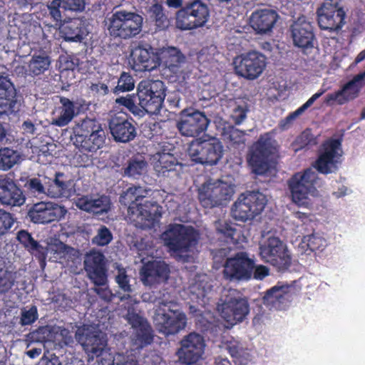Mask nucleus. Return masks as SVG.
<instances>
[{
	"label": "nucleus",
	"instance_id": "nucleus-36",
	"mask_svg": "<svg viewBox=\"0 0 365 365\" xmlns=\"http://www.w3.org/2000/svg\"><path fill=\"white\" fill-rule=\"evenodd\" d=\"M59 26L66 41L81 42L87 34L84 21L79 18L66 19Z\"/></svg>",
	"mask_w": 365,
	"mask_h": 365
},
{
	"label": "nucleus",
	"instance_id": "nucleus-46",
	"mask_svg": "<svg viewBox=\"0 0 365 365\" xmlns=\"http://www.w3.org/2000/svg\"><path fill=\"white\" fill-rule=\"evenodd\" d=\"M115 103L117 106L125 107L134 115H143V109L138 104V96L137 93L117 98L115 100Z\"/></svg>",
	"mask_w": 365,
	"mask_h": 365
},
{
	"label": "nucleus",
	"instance_id": "nucleus-31",
	"mask_svg": "<svg viewBox=\"0 0 365 365\" xmlns=\"http://www.w3.org/2000/svg\"><path fill=\"white\" fill-rule=\"evenodd\" d=\"M18 111L16 88L8 76L0 75V113Z\"/></svg>",
	"mask_w": 365,
	"mask_h": 365
},
{
	"label": "nucleus",
	"instance_id": "nucleus-44",
	"mask_svg": "<svg viewBox=\"0 0 365 365\" xmlns=\"http://www.w3.org/2000/svg\"><path fill=\"white\" fill-rule=\"evenodd\" d=\"M16 272L11 270L4 263L0 264V294H6L14 287Z\"/></svg>",
	"mask_w": 365,
	"mask_h": 365
},
{
	"label": "nucleus",
	"instance_id": "nucleus-42",
	"mask_svg": "<svg viewBox=\"0 0 365 365\" xmlns=\"http://www.w3.org/2000/svg\"><path fill=\"white\" fill-rule=\"evenodd\" d=\"M150 19L155 23L156 30L165 31L170 24V19L165 14L164 8L162 4L155 3L152 4L148 10Z\"/></svg>",
	"mask_w": 365,
	"mask_h": 365
},
{
	"label": "nucleus",
	"instance_id": "nucleus-12",
	"mask_svg": "<svg viewBox=\"0 0 365 365\" xmlns=\"http://www.w3.org/2000/svg\"><path fill=\"white\" fill-rule=\"evenodd\" d=\"M259 255L264 262L279 272L287 271L292 264V257L287 245L277 237H269L259 245Z\"/></svg>",
	"mask_w": 365,
	"mask_h": 365
},
{
	"label": "nucleus",
	"instance_id": "nucleus-43",
	"mask_svg": "<svg viewBox=\"0 0 365 365\" xmlns=\"http://www.w3.org/2000/svg\"><path fill=\"white\" fill-rule=\"evenodd\" d=\"M227 350L237 365H248L251 361V355L247 349H244L242 346L239 341H227Z\"/></svg>",
	"mask_w": 365,
	"mask_h": 365
},
{
	"label": "nucleus",
	"instance_id": "nucleus-63",
	"mask_svg": "<svg viewBox=\"0 0 365 365\" xmlns=\"http://www.w3.org/2000/svg\"><path fill=\"white\" fill-rule=\"evenodd\" d=\"M247 111L248 109L245 105L235 107L231 115L234 123L237 125L242 123L247 117Z\"/></svg>",
	"mask_w": 365,
	"mask_h": 365
},
{
	"label": "nucleus",
	"instance_id": "nucleus-55",
	"mask_svg": "<svg viewBox=\"0 0 365 365\" xmlns=\"http://www.w3.org/2000/svg\"><path fill=\"white\" fill-rule=\"evenodd\" d=\"M38 318V309L36 306L31 305L29 309L24 307L21 310L19 324L22 326L31 325Z\"/></svg>",
	"mask_w": 365,
	"mask_h": 365
},
{
	"label": "nucleus",
	"instance_id": "nucleus-58",
	"mask_svg": "<svg viewBox=\"0 0 365 365\" xmlns=\"http://www.w3.org/2000/svg\"><path fill=\"white\" fill-rule=\"evenodd\" d=\"M25 187L28 191L35 196L47 194L46 188L41 180L37 178H33L27 180Z\"/></svg>",
	"mask_w": 365,
	"mask_h": 365
},
{
	"label": "nucleus",
	"instance_id": "nucleus-24",
	"mask_svg": "<svg viewBox=\"0 0 365 365\" xmlns=\"http://www.w3.org/2000/svg\"><path fill=\"white\" fill-rule=\"evenodd\" d=\"M84 269L95 286L107 284L108 276L105 256L100 252H91L85 257Z\"/></svg>",
	"mask_w": 365,
	"mask_h": 365
},
{
	"label": "nucleus",
	"instance_id": "nucleus-41",
	"mask_svg": "<svg viewBox=\"0 0 365 365\" xmlns=\"http://www.w3.org/2000/svg\"><path fill=\"white\" fill-rule=\"evenodd\" d=\"M51 65V58L45 53H35L28 63V71L31 76L44 73Z\"/></svg>",
	"mask_w": 365,
	"mask_h": 365
},
{
	"label": "nucleus",
	"instance_id": "nucleus-56",
	"mask_svg": "<svg viewBox=\"0 0 365 365\" xmlns=\"http://www.w3.org/2000/svg\"><path fill=\"white\" fill-rule=\"evenodd\" d=\"M27 251L38 260L41 267H43L46 265V260L48 255L47 247L41 245L39 242L35 240V242L31 245V247Z\"/></svg>",
	"mask_w": 365,
	"mask_h": 365
},
{
	"label": "nucleus",
	"instance_id": "nucleus-40",
	"mask_svg": "<svg viewBox=\"0 0 365 365\" xmlns=\"http://www.w3.org/2000/svg\"><path fill=\"white\" fill-rule=\"evenodd\" d=\"M160 63L175 76L180 73L181 64L185 62V57L182 52L175 47H169L161 53Z\"/></svg>",
	"mask_w": 365,
	"mask_h": 365
},
{
	"label": "nucleus",
	"instance_id": "nucleus-5",
	"mask_svg": "<svg viewBox=\"0 0 365 365\" xmlns=\"http://www.w3.org/2000/svg\"><path fill=\"white\" fill-rule=\"evenodd\" d=\"M76 338L88 354V361L95 359L98 365H115L113 356L106 349L107 339L101 332L81 327L76 332Z\"/></svg>",
	"mask_w": 365,
	"mask_h": 365
},
{
	"label": "nucleus",
	"instance_id": "nucleus-51",
	"mask_svg": "<svg viewBox=\"0 0 365 365\" xmlns=\"http://www.w3.org/2000/svg\"><path fill=\"white\" fill-rule=\"evenodd\" d=\"M302 245L311 252L322 251L327 246V240L317 234H312L303 237Z\"/></svg>",
	"mask_w": 365,
	"mask_h": 365
},
{
	"label": "nucleus",
	"instance_id": "nucleus-37",
	"mask_svg": "<svg viewBox=\"0 0 365 365\" xmlns=\"http://www.w3.org/2000/svg\"><path fill=\"white\" fill-rule=\"evenodd\" d=\"M73 182L61 172H56L53 182L47 189V195L53 198L68 197L73 190Z\"/></svg>",
	"mask_w": 365,
	"mask_h": 365
},
{
	"label": "nucleus",
	"instance_id": "nucleus-7",
	"mask_svg": "<svg viewBox=\"0 0 365 365\" xmlns=\"http://www.w3.org/2000/svg\"><path fill=\"white\" fill-rule=\"evenodd\" d=\"M210 16L208 5L202 0L185 2L175 13V26L181 31H190L204 26Z\"/></svg>",
	"mask_w": 365,
	"mask_h": 365
},
{
	"label": "nucleus",
	"instance_id": "nucleus-28",
	"mask_svg": "<svg viewBox=\"0 0 365 365\" xmlns=\"http://www.w3.org/2000/svg\"><path fill=\"white\" fill-rule=\"evenodd\" d=\"M152 163L158 176L178 178L182 170V165L171 153L158 152L153 155Z\"/></svg>",
	"mask_w": 365,
	"mask_h": 365
},
{
	"label": "nucleus",
	"instance_id": "nucleus-32",
	"mask_svg": "<svg viewBox=\"0 0 365 365\" xmlns=\"http://www.w3.org/2000/svg\"><path fill=\"white\" fill-rule=\"evenodd\" d=\"M109 129L115 141L127 143L135 138L136 129L126 117L115 115L109 120Z\"/></svg>",
	"mask_w": 365,
	"mask_h": 365
},
{
	"label": "nucleus",
	"instance_id": "nucleus-27",
	"mask_svg": "<svg viewBox=\"0 0 365 365\" xmlns=\"http://www.w3.org/2000/svg\"><path fill=\"white\" fill-rule=\"evenodd\" d=\"M365 71L356 76L345 83L341 89L328 94L324 100L326 104L336 101L339 105H344L358 97L359 92L364 85Z\"/></svg>",
	"mask_w": 365,
	"mask_h": 365
},
{
	"label": "nucleus",
	"instance_id": "nucleus-59",
	"mask_svg": "<svg viewBox=\"0 0 365 365\" xmlns=\"http://www.w3.org/2000/svg\"><path fill=\"white\" fill-rule=\"evenodd\" d=\"M14 219L12 215L0 209V236L6 234L13 226Z\"/></svg>",
	"mask_w": 365,
	"mask_h": 365
},
{
	"label": "nucleus",
	"instance_id": "nucleus-64",
	"mask_svg": "<svg viewBox=\"0 0 365 365\" xmlns=\"http://www.w3.org/2000/svg\"><path fill=\"white\" fill-rule=\"evenodd\" d=\"M64 4V9L73 11H82L85 9L86 3L84 0H62Z\"/></svg>",
	"mask_w": 365,
	"mask_h": 365
},
{
	"label": "nucleus",
	"instance_id": "nucleus-45",
	"mask_svg": "<svg viewBox=\"0 0 365 365\" xmlns=\"http://www.w3.org/2000/svg\"><path fill=\"white\" fill-rule=\"evenodd\" d=\"M148 163L143 158L133 157L124 168V175L136 178L145 172Z\"/></svg>",
	"mask_w": 365,
	"mask_h": 365
},
{
	"label": "nucleus",
	"instance_id": "nucleus-2",
	"mask_svg": "<svg viewBox=\"0 0 365 365\" xmlns=\"http://www.w3.org/2000/svg\"><path fill=\"white\" fill-rule=\"evenodd\" d=\"M143 18L134 11L113 9L104 20L109 36L113 39L128 40L142 31Z\"/></svg>",
	"mask_w": 365,
	"mask_h": 365
},
{
	"label": "nucleus",
	"instance_id": "nucleus-18",
	"mask_svg": "<svg viewBox=\"0 0 365 365\" xmlns=\"http://www.w3.org/2000/svg\"><path fill=\"white\" fill-rule=\"evenodd\" d=\"M181 117L177 123L180 133L187 137H197L205 132L210 120L204 112L192 108L183 109Z\"/></svg>",
	"mask_w": 365,
	"mask_h": 365
},
{
	"label": "nucleus",
	"instance_id": "nucleus-14",
	"mask_svg": "<svg viewBox=\"0 0 365 365\" xmlns=\"http://www.w3.org/2000/svg\"><path fill=\"white\" fill-rule=\"evenodd\" d=\"M153 323L156 330L165 336L175 335L187 325V317L180 309L159 307L155 313Z\"/></svg>",
	"mask_w": 365,
	"mask_h": 365
},
{
	"label": "nucleus",
	"instance_id": "nucleus-17",
	"mask_svg": "<svg viewBox=\"0 0 365 365\" xmlns=\"http://www.w3.org/2000/svg\"><path fill=\"white\" fill-rule=\"evenodd\" d=\"M317 174L311 168L303 173H295L288 182L292 201L299 206L307 207L309 204L308 195L314 187Z\"/></svg>",
	"mask_w": 365,
	"mask_h": 365
},
{
	"label": "nucleus",
	"instance_id": "nucleus-11",
	"mask_svg": "<svg viewBox=\"0 0 365 365\" xmlns=\"http://www.w3.org/2000/svg\"><path fill=\"white\" fill-rule=\"evenodd\" d=\"M233 194V187L222 180H207L197 190L198 200L205 208L226 205Z\"/></svg>",
	"mask_w": 365,
	"mask_h": 365
},
{
	"label": "nucleus",
	"instance_id": "nucleus-26",
	"mask_svg": "<svg viewBox=\"0 0 365 365\" xmlns=\"http://www.w3.org/2000/svg\"><path fill=\"white\" fill-rule=\"evenodd\" d=\"M133 69L136 71H151L160 65V56L148 43H140L132 51Z\"/></svg>",
	"mask_w": 365,
	"mask_h": 365
},
{
	"label": "nucleus",
	"instance_id": "nucleus-52",
	"mask_svg": "<svg viewBox=\"0 0 365 365\" xmlns=\"http://www.w3.org/2000/svg\"><path fill=\"white\" fill-rule=\"evenodd\" d=\"M19 155L16 151L9 148L0 149V170L11 169L18 161Z\"/></svg>",
	"mask_w": 365,
	"mask_h": 365
},
{
	"label": "nucleus",
	"instance_id": "nucleus-54",
	"mask_svg": "<svg viewBox=\"0 0 365 365\" xmlns=\"http://www.w3.org/2000/svg\"><path fill=\"white\" fill-rule=\"evenodd\" d=\"M135 88V81L133 76L127 72H122L118 85L113 88V93L118 94L120 92H128Z\"/></svg>",
	"mask_w": 365,
	"mask_h": 365
},
{
	"label": "nucleus",
	"instance_id": "nucleus-8",
	"mask_svg": "<svg viewBox=\"0 0 365 365\" xmlns=\"http://www.w3.org/2000/svg\"><path fill=\"white\" fill-rule=\"evenodd\" d=\"M165 91L164 83L160 80H143L138 83V104L143 109V114L144 112L150 115L160 113L166 96Z\"/></svg>",
	"mask_w": 365,
	"mask_h": 365
},
{
	"label": "nucleus",
	"instance_id": "nucleus-47",
	"mask_svg": "<svg viewBox=\"0 0 365 365\" xmlns=\"http://www.w3.org/2000/svg\"><path fill=\"white\" fill-rule=\"evenodd\" d=\"M325 93L324 89H320L314 93L308 101L304 103L302 106L298 108L294 112L290 113L284 120L281 122V126L285 127L287 125L290 124L297 117L302 115L308 108H309L314 101L322 96Z\"/></svg>",
	"mask_w": 365,
	"mask_h": 365
},
{
	"label": "nucleus",
	"instance_id": "nucleus-20",
	"mask_svg": "<svg viewBox=\"0 0 365 365\" xmlns=\"http://www.w3.org/2000/svg\"><path fill=\"white\" fill-rule=\"evenodd\" d=\"M254 269V260L245 252H240L234 257L227 258L224 264V278L230 281L248 280L251 279Z\"/></svg>",
	"mask_w": 365,
	"mask_h": 365
},
{
	"label": "nucleus",
	"instance_id": "nucleus-13",
	"mask_svg": "<svg viewBox=\"0 0 365 365\" xmlns=\"http://www.w3.org/2000/svg\"><path fill=\"white\" fill-rule=\"evenodd\" d=\"M223 152L222 143L214 137L192 141L188 148L191 160L202 165H216L222 158Z\"/></svg>",
	"mask_w": 365,
	"mask_h": 365
},
{
	"label": "nucleus",
	"instance_id": "nucleus-62",
	"mask_svg": "<svg viewBox=\"0 0 365 365\" xmlns=\"http://www.w3.org/2000/svg\"><path fill=\"white\" fill-rule=\"evenodd\" d=\"M16 239L26 250H29L31 245H32L36 240L32 237L31 234L25 230H21L17 232Z\"/></svg>",
	"mask_w": 365,
	"mask_h": 365
},
{
	"label": "nucleus",
	"instance_id": "nucleus-35",
	"mask_svg": "<svg viewBox=\"0 0 365 365\" xmlns=\"http://www.w3.org/2000/svg\"><path fill=\"white\" fill-rule=\"evenodd\" d=\"M215 234L219 241L237 245L244 242L245 237L237 225L218 220L215 223Z\"/></svg>",
	"mask_w": 365,
	"mask_h": 365
},
{
	"label": "nucleus",
	"instance_id": "nucleus-22",
	"mask_svg": "<svg viewBox=\"0 0 365 365\" xmlns=\"http://www.w3.org/2000/svg\"><path fill=\"white\" fill-rule=\"evenodd\" d=\"M125 318L133 329V341L137 347L143 348L153 341V329L146 318L133 309L128 310Z\"/></svg>",
	"mask_w": 365,
	"mask_h": 365
},
{
	"label": "nucleus",
	"instance_id": "nucleus-15",
	"mask_svg": "<svg viewBox=\"0 0 365 365\" xmlns=\"http://www.w3.org/2000/svg\"><path fill=\"white\" fill-rule=\"evenodd\" d=\"M236 74L247 80H255L266 67V57L257 51H250L235 57L233 60Z\"/></svg>",
	"mask_w": 365,
	"mask_h": 365
},
{
	"label": "nucleus",
	"instance_id": "nucleus-38",
	"mask_svg": "<svg viewBox=\"0 0 365 365\" xmlns=\"http://www.w3.org/2000/svg\"><path fill=\"white\" fill-rule=\"evenodd\" d=\"M61 106L53 113V117L51 124L58 127L68 125L76 115V106L73 101L66 97H60Z\"/></svg>",
	"mask_w": 365,
	"mask_h": 365
},
{
	"label": "nucleus",
	"instance_id": "nucleus-57",
	"mask_svg": "<svg viewBox=\"0 0 365 365\" xmlns=\"http://www.w3.org/2000/svg\"><path fill=\"white\" fill-rule=\"evenodd\" d=\"M115 282L118 287L125 292H131L132 289L130 284V277L127 274L125 268L118 267V274L115 276Z\"/></svg>",
	"mask_w": 365,
	"mask_h": 365
},
{
	"label": "nucleus",
	"instance_id": "nucleus-19",
	"mask_svg": "<svg viewBox=\"0 0 365 365\" xmlns=\"http://www.w3.org/2000/svg\"><path fill=\"white\" fill-rule=\"evenodd\" d=\"M340 149L341 141L338 139L323 143L319 156L313 164L314 168L324 175L336 173L341 162V155L339 153Z\"/></svg>",
	"mask_w": 365,
	"mask_h": 365
},
{
	"label": "nucleus",
	"instance_id": "nucleus-16",
	"mask_svg": "<svg viewBox=\"0 0 365 365\" xmlns=\"http://www.w3.org/2000/svg\"><path fill=\"white\" fill-rule=\"evenodd\" d=\"M317 21L322 30L339 31L345 24L346 12L339 0H325L317 9Z\"/></svg>",
	"mask_w": 365,
	"mask_h": 365
},
{
	"label": "nucleus",
	"instance_id": "nucleus-29",
	"mask_svg": "<svg viewBox=\"0 0 365 365\" xmlns=\"http://www.w3.org/2000/svg\"><path fill=\"white\" fill-rule=\"evenodd\" d=\"M140 273L144 284L153 285L168 279L170 268L164 261L153 260L145 263Z\"/></svg>",
	"mask_w": 365,
	"mask_h": 365
},
{
	"label": "nucleus",
	"instance_id": "nucleus-50",
	"mask_svg": "<svg viewBox=\"0 0 365 365\" xmlns=\"http://www.w3.org/2000/svg\"><path fill=\"white\" fill-rule=\"evenodd\" d=\"M63 7L64 4L62 0H53L48 4L49 15L55 23V26L61 25V23L66 19L65 11L67 9Z\"/></svg>",
	"mask_w": 365,
	"mask_h": 365
},
{
	"label": "nucleus",
	"instance_id": "nucleus-61",
	"mask_svg": "<svg viewBox=\"0 0 365 365\" xmlns=\"http://www.w3.org/2000/svg\"><path fill=\"white\" fill-rule=\"evenodd\" d=\"M79 153H76L74 156V160L76 163V166L86 168L93 164V153H86V151H81Z\"/></svg>",
	"mask_w": 365,
	"mask_h": 365
},
{
	"label": "nucleus",
	"instance_id": "nucleus-23",
	"mask_svg": "<svg viewBox=\"0 0 365 365\" xmlns=\"http://www.w3.org/2000/svg\"><path fill=\"white\" fill-rule=\"evenodd\" d=\"M67 212L64 207L50 202L35 203L29 210L31 220L36 224H48L63 218Z\"/></svg>",
	"mask_w": 365,
	"mask_h": 365
},
{
	"label": "nucleus",
	"instance_id": "nucleus-10",
	"mask_svg": "<svg viewBox=\"0 0 365 365\" xmlns=\"http://www.w3.org/2000/svg\"><path fill=\"white\" fill-rule=\"evenodd\" d=\"M267 202L266 196L260 192L242 193L232 206V216L243 222L251 220L263 211Z\"/></svg>",
	"mask_w": 365,
	"mask_h": 365
},
{
	"label": "nucleus",
	"instance_id": "nucleus-1",
	"mask_svg": "<svg viewBox=\"0 0 365 365\" xmlns=\"http://www.w3.org/2000/svg\"><path fill=\"white\" fill-rule=\"evenodd\" d=\"M148 191L141 186H131L120 197L122 205H128V216L132 223L140 229H150L155 225L150 208L155 202L145 199Z\"/></svg>",
	"mask_w": 365,
	"mask_h": 365
},
{
	"label": "nucleus",
	"instance_id": "nucleus-6",
	"mask_svg": "<svg viewBox=\"0 0 365 365\" xmlns=\"http://www.w3.org/2000/svg\"><path fill=\"white\" fill-rule=\"evenodd\" d=\"M161 240L170 252L180 255L190 252L195 247L198 233L191 226L170 224L161 234Z\"/></svg>",
	"mask_w": 365,
	"mask_h": 365
},
{
	"label": "nucleus",
	"instance_id": "nucleus-49",
	"mask_svg": "<svg viewBox=\"0 0 365 365\" xmlns=\"http://www.w3.org/2000/svg\"><path fill=\"white\" fill-rule=\"evenodd\" d=\"M223 137L227 143L233 148H238L245 143V133L234 126H230L223 133Z\"/></svg>",
	"mask_w": 365,
	"mask_h": 365
},
{
	"label": "nucleus",
	"instance_id": "nucleus-3",
	"mask_svg": "<svg viewBox=\"0 0 365 365\" xmlns=\"http://www.w3.org/2000/svg\"><path fill=\"white\" fill-rule=\"evenodd\" d=\"M71 140L81 152L93 153L103 146L106 134L98 120L86 117L78 120L73 128Z\"/></svg>",
	"mask_w": 365,
	"mask_h": 365
},
{
	"label": "nucleus",
	"instance_id": "nucleus-9",
	"mask_svg": "<svg viewBox=\"0 0 365 365\" xmlns=\"http://www.w3.org/2000/svg\"><path fill=\"white\" fill-rule=\"evenodd\" d=\"M250 309L247 298L236 290L230 291L224 301L217 305L220 315L227 324V328L242 322Z\"/></svg>",
	"mask_w": 365,
	"mask_h": 365
},
{
	"label": "nucleus",
	"instance_id": "nucleus-53",
	"mask_svg": "<svg viewBox=\"0 0 365 365\" xmlns=\"http://www.w3.org/2000/svg\"><path fill=\"white\" fill-rule=\"evenodd\" d=\"M51 336V329L48 326L39 327L36 330L29 332L26 337L30 342L45 343Z\"/></svg>",
	"mask_w": 365,
	"mask_h": 365
},
{
	"label": "nucleus",
	"instance_id": "nucleus-4",
	"mask_svg": "<svg viewBox=\"0 0 365 365\" xmlns=\"http://www.w3.org/2000/svg\"><path fill=\"white\" fill-rule=\"evenodd\" d=\"M274 130L261 134L250 148L247 161L252 172L256 175L265 174L269 168V159L279 150V145L274 138Z\"/></svg>",
	"mask_w": 365,
	"mask_h": 365
},
{
	"label": "nucleus",
	"instance_id": "nucleus-21",
	"mask_svg": "<svg viewBox=\"0 0 365 365\" xmlns=\"http://www.w3.org/2000/svg\"><path fill=\"white\" fill-rule=\"evenodd\" d=\"M181 347L178 351L180 360L187 365L199 361L204 354L205 343L203 336L196 332H190L180 341Z\"/></svg>",
	"mask_w": 365,
	"mask_h": 365
},
{
	"label": "nucleus",
	"instance_id": "nucleus-33",
	"mask_svg": "<svg viewBox=\"0 0 365 365\" xmlns=\"http://www.w3.org/2000/svg\"><path fill=\"white\" fill-rule=\"evenodd\" d=\"M26 200L22 190L10 178H0V203L11 206H21Z\"/></svg>",
	"mask_w": 365,
	"mask_h": 365
},
{
	"label": "nucleus",
	"instance_id": "nucleus-60",
	"mask_svg": "<svg viewBox=\"0 0 365 365\" xmlns=\"http://www.w3.org/2000/svg\"><path fill=\"white\" fill-rule=\"evenodd\" d=\"M113 239L112 234L108 228L102 226L98 232L97 235L93 238V242L98 245L104 246L108 245Z\"/></svg>",
	"mask_w": 365,
	"mask_h": 365
},
{
	"label": "nucleus",
	"instance_id": "nucleus-48",
	"mask_svg": "<svg viewBox=\"0 0 365 365\" xmlns=\"http://www.w3.org/2000/svg\"><path fill=\"white\" fill-rule=\"evenodd\" d=\"M325 93L324 89H320L314 93L308 101L304 103L302 106L298 108L294 112L290 113L284 120L281 122V126L285 127L287 125L290 124L297 117L302 115L308 108H309L314 101L322 96Z\"/></svg>",
	"mask_w": 365,
	"mask_h": 365
},
{
	"label": "nucleus",
	"instance_id": "nucleus-30",
	"mask_svg": "<svg viewBox=\"0 0 365 365\" xmlns=\"http://www.w3.org/2000/svg\"><path fill=\"white\" fill-rule=\"evenodd\" d=\"M278 19L277 12L273 9H256L250 17V25L257 34H265L272 31Z\"/></svg>",
	"mask_w": 365,
	"mask_h": 365
},
{
	"label": "nucleus",
	"instance_id": "nucleus-34",
	"mask_svg": "<svg viewBox=\"0 0 365 365\" xmlns=\"http://www.w3.org/2000/svg\"><path fill=\"white\" fill-rule=\"evenodd\" d=\"M289 289V285L278 282L264 293L262 298L264 304L276 309H284L290 302Z\"/></svg>",
	"mask_w": 365,
	"mask_h": 365
},
{
	"label": "nucleus",
	"instance_id": "nucleus-39",
	"mask_svg": "<svg viewBox=\"0 0 365 365\" xmlns=\"http://www.w3.org/2000/svg\"><path fill=\"white\" fill-rule=\"evenodd\" d=\"M76 206L81 210L93 214H103L107 212L110 209V200L105 195L98 198H93L89 196H83L76 201Z\"/></svg>",
	"mask_w": 365,
	"mask_h": 365
},
{
	"label": "nucleus",
	"instance_id": "nucleus-25",
	"mask_svg": "<svg viewBox=\"0 0 365 365\" xmlns=\"http://www.w3.org/2000/svg\"><path fill=\"white\" fill-rule=\"evenodd\" d=\"M290 32L295 46L304 50L314 48V26L306 16L298 17L291 25Z\"/></svg>",
	"mask_w": 365,
	"mask_h": 365
}]
</instances>
